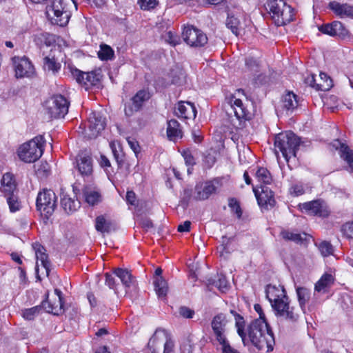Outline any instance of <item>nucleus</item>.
Wrapping results in <instances>:
<instances>
[{"mask_svg":"<svg viewBox=\"0 0 353 353\" xmlns=\"http://www.w3.org/2000/svg\"><path fill=\"white\" fill-rule=\"evenodd\" d=\"M246 332V343L250 342L258 350L266 348L268 352L273 350L275 345L274 336L266 320H253L248 325Z\"/></svg>","mask_w":353,"mask_h":353,"instance_id":"f257e3e1","label":"nucleus"},{"mask_svg":"<svg viewBox=\"0 0 353 353\" xmlns=\"http://www.w3.org/2000/svg\"><path fill=\"white\" fill-rule=\"evenodd\" d=\"M77 10L75 0H51L46 6V14L60 26H66L72 15V9Z\"/></svg>","mask_w":353,"mask_h":353,"instance_id":"f03ea898","label":"nucleus"},{"mask_svg":"<svg viewBox=\"0 0 353 353\" xmlns=\"http://www.w3.org/2000/svg\"><path fill=\"white\" fill-rule=\"evenodd\" d=\"M265 7L277 26H284L293 20V8L284 0H269Z\"/></svg>","mask_w":353,"mask_h":353,"instance_id":"7ed1b4c3","label":"nucleus"},{"mask_svg":"<svg viewBox=\"0 0 353 353\" xmlns=\"http://www.w3.org/2000/svg\"><path fill=\"white\" fill-rule=\"evenodd\" d=\"M148 347L151 353H161L162 347H163V353H174L175 343L169 331L158 327L150 339Z\"/></svg>","mask_w":353,"mask_h":353,"instance_id":"20e7f679","label":"nucleus"},{"mask_svg":"<svg viewBox=\"0 0 353 353\" xmlns=\"http://www.w3.org/2000/svg\"><path fill=\"white\" fill-rule=\"evenodd\" d=\"M45 140L42 135H39L32 140L22 144L18 149L19 158L25 163H32L42 155Z\"/></svg>","mask_w":353,"mask_h":353,"instance_id":"39448f33","label":"nucleus"},{"mask_svg":"<svg viewBox=\"0 0 353 353\" xmlns=\"http://www.w3.org/2000/svg\"><path fill=\"white\" fill-rule=\"evenodd\" d=\"M299 145L300 139L292 131L279 133L275 137V148L281 151L286 161L296 157Z\"/></svg>","mask_w":353,"mask_h":353,"instance_id":"423d86ee","label":"nucleus"},{"mask_svg":"<svg viewBox=\"0 0 353 353\" xmlns=\"http://www.w3.org/2000/svg\"><path fill=\"white\" fill-rule=\"evenodd\" d=\"M37 210L45 219H48L57 207V196L52 190L43 189L38 193L36 200Z\"/></svg>","mask_w":353,"mask_h":353,"instance_id":"0eeeda50","label":"nucleus"},{"mask_svg":"<svg viewBox=\"0 0 353 353\" xmlns=\"http://www.w3.org/2000/svg\"><path fill=\"white\" fill-rule=\"evenodd\" d=\"M69 101L62 94H54L46 102V110L51 118H63L68 112Z\"/></svg>","mask_w":353,"mask_h":353,"instance_id":"6e6552de","label":"nucleus"},{"mask_svg":"<svg viewBox=\"0 0 353 353\" xmlns=\"http://www.w3.org/2000/svg\"><path fill=\"white\" fill-rule=\"evenodd\" d=\"M223 185V178L216 177L204 183H199L194 188L193 197L196 201L208 199L212 194H216Z\"/></svg>","mask_w":353,"mask_h":353,"instance_id":"1a4fd4ad","label":"nucleus"},{"mask_svg":"<svg viewBox=\"0 0 353 353\" xmlns=\"http://www.w3.org/2000/svg\"><path fill=\"white\" fill-rule=\"evenodd\" d=\"M184 41L191 47L200 48L208 43L206 34L194 26L185 27L182 33Z\"/></svg>","mask_w":353,"mask_h":353,"instance_id":"9d476101","label":"nucleus"},{"mask_svg":"<svg viewBox=\"0 0 353 353\" xmlns=\"http://www.w3.org/2000/svg\"><path fill=\"white\" fill-rule=\"evenodd\" d=\"M151 97L148 90L142 89L139 90L134 96H133L130 101L125 104V115L128 117L132 116L135 112L141 110L145 102L148 101Z\"/></svg>","mask_w":353,"mask_h":353,"instance_id":"9b49d317","label":"nucleus"},{"mask_svg":"<svg viewBox=\"0 0 353 353\" xmlns=\"http://www.w3.org/2000/svg\"><path fill=\"white\" fill-rule=\"evenodd\" d=\"M225 111L229 117H232L234 114L239 121L249 120L251 118L250 112L245 107L242 101L235 96H232L230 98L228 105L225 106Z\"/></svg>","mask_w":353,"mask_h":353,"instance_id":"f8f14e48","label":"nucleus"},{"mask_svg":"<svg viewBox=\"0 0 353 353\" xmlns=\"http://www.w3.org/2000/svg\"><path fill=\"white\" fill-rule=\"evenodd\" d=\"M75 168L83 177H90L93 172L92 157L85 152H80L76 157Z\"/></svg>","mask_w":353,"mask_h":353,"instance_id":"ddd939ff","label":"nucleus"},{"mask_svg":"<svg viewBox=\"0 0 353 353\" xmlns=\"http://www.w3.org/2000/svg\"><path fill=\"white\" fill-rule=\"evenodd\" d=\"M90 125L88 132H85L89 139L96 138L105 129V119L99 112H92L89 116Z\"/></svg>","mask_w":353,"mask_h":353,"instance_id":"4468645a","label":"nucleus"},{"mask_svg":"<svg viewBox=\"0 0 353 353\" xmlns=\"http://www.w3.org/2000/svg\"><path fill=\"white\" fill-rule=\"evenodd\" d=\"M273 310L276 316L283 318L292 323L297 321L299 318V314L295 311L294 307L290 305L289 299L276 305Z\"/></svg>","mask_w":353,"mask_h":353,"instance_id":"2eb2a0df","label":"nucleus"},{"mask_svg":"<svg viewBox=\"0 0 353 353\" xmlns=\"http://www.w3.org/2000/svg\"><path fill=\"white\" fill-rule=\"evenodd\" d=\"M17 78L30 77L34 72V68L31 62L26 57L12 58Z\"/></svg>","mask_w":353,"mask_h":353,"instance_id":"dca6fc26","label":"nucleus"},{"mask_svg":"<svg viewBox=\"0 0 353 353\" xmlns=\"http://www.w3.org/2000/svg\"><path fill=\"white\" fill-rule=\"evenodd\" d=\"M265 295L272 308L281 301L289 299L284 287L280 285L278 286L268 285L265 289Z\"/></svg>","mask_w":353,"mask_h":353,"instance_id":"f3484780","label":"nucleus"},{"mask_svg":"<svg viewBox=\"0 0 353 353\" xmlns=\"http://www.w3.org/2000/svg\"><path fill=\"white\" fill-rule=\"evenodd\" d=\"M319 30L323 34L337 37L340 39H345L349 36L348 30L341 22L338 21L321 26L319 27Z\"/></svg>","mask_w":353,"mask_h":353,"instance_id":"a211bd4d","label":"nucleus"},{"mask_svg":"<svg viewBox=\"0 0 353 353\" xmlns=\"http://www.w3.org/2000/svg\"><path fill=\"white\" fill-rule=\"evenodd\" d=\"M300 207L303 211L310 215L326 217L330 214V211L325 206H323V202L320 200H314L310 202L304 203L300 205Z\"/></svg>","mask_w":353,"mask_h":353,"instance_id":"6ab92c4d","label":"nucleus"},{"mask_svg":"<svg viewBox=\"0 0 353 353\" xmlns=\"http://www.w3.org/2000/svg\"><path fill=\"white\" fill-rule=\"evenodd\" d=\"M225 325L224 317L221 314L216 315L211 323L216 339L220 345L228 341L225 335Z\"/></svg>","mask_w":353,"mask_h":353,"instance_id":"aec40b11","label":"nucleus"},{"mask_svg":"<svg viewBox=\"0 0 353 353\" xmlns=\"http://www.w3.org/2000/svg\"><path fill=\"white\" fill-rule=\"evenodd\" d=\"M43 306V310L48 313L53 314L54 315H59L64 312L63 309V300L60 298L52 300L48 299V294H46V299L41 302Z\"/></svg>","mask_w":353,"mask_h":353,"instance_id":"412c9836","label":"nucleus"},{"mask_svg":"<svg viewBox=\"0 0 353 353\" xmlns=\"http://www.w3.org/2000/svg\"><path fill=\"white\" fill-rule=\"evenodd\" d=\"M261 188L262 192L259 195L255 192L259 205L266 210L273 208L276 203L273 192L266 186Z\"/></svg>","mask_w":353,"mask_h":353,"instance_id":"4be33fe9","label":"nucleus"},{"mask_svg":"<svg viewBox=\"0 0 353 353\" xmlns=\"http://www.w3.org/2000/svg\"><path fill=\"white\" fill-rule=\"evenodd\" d=\"M328 7L340 18L353 17V6L334 1L330 2Z\"/></svg>","mask_w":353,"mask_h":353,"instance_id":"5701e85b","label":"nucleus"},{"mask_svg":"<svg viewBox=\"0 0 353 353\" xmlns=\"http://www.w3.org/2000/svg\"><path fill=\"white\" fill-rule=\"evenodd\" d=\"M175 114L178 117L194 119L196 116V110L193 103L187 102L185 105L183 101H180L175 109Z\"/></svg>","mask_w":353,"mask_h":353,"instance_id":"b1692460","label":"nucleus"},{"mask_svg":"<svg viewBox=\"0 0 353 353\" xmlns=\"http://www.w3.org/2000/svg\"><path fill=\"white\" fill-rule=\"evenodd\" d=\"M61 206L67 214H72L79 209L81 203L76 196H71L68 194H61Z\"/></svg>","mask_w":353,"mask_h":353,"instance_id":"393cba45","label":"nucleus"},{"mask_svg":"<svg viewBox=\"0 0 353 353\" xmlns=\"http://www.w3.org/2000/svg\"><path fill=\"white\" fill-rule=\"evenodd\" d=\"M95 229L103 234H109L115 230V225L106 215H100L95 219Z\"/></svg>","mask_w":353,"mask_h":353,"instance_id":"a878e982","label":"nucleus"},{"mask_svg":"<svg viewBox=\"0 0 353 353\" xmlns=\"http://www.w3.org/2000/svg\"><path fill=\"white\" fill-rule=\"evenodd\" d=\"M333 146L335 147L336 150H339L340 157L347 163L350 168L353 171V150H351L349 146L340 142L339 140L334 141Z\"/></svg>","mask_w":353,"mask_h":353,"instance_id":"bb28decb","label":"nucleus"},{"mask_svg":"<svg viewBox=\"0 0 353 353\" xmlns=\"http://www.w3.org/2000/svg\"><path fill=\"white\" fill-rule=\"evenodd\" d=\"M83 196L85 201L91 206L97 205L102 201V195L100 191L90 187H85L83 189Z\"/></svg>","mask_w":353,"mask_h":353,"instance_id":"cd10ccee","label":"nucleus"},{"mask_svg":"<svg viewBox=\"0 0 353 353\" xmlns=\"http://www.w3.org/2000/svg\"><path fill=\"white\" fill-rule=\"evenodd\" d=\"M113 274L119 278L126 290L134 285L136 281L127 269L116 268Z\"/></svg>","mask_w":353,"mask_h":353,"instance_id":"c85d7f7f","label":"nucleus"},{"mask_svg":"<svg viewBox=\"0 0 353 353\" xmlns=\"http://www.w3.org/2000/svg\"><path fill=\"white\" fill-rule=\"evenodd\" d=\"M230 313L234 316L237 333L245 345L247 341V331L245 330V321L244 318L234 310H230Z\"/></svg>","mask_w":353,"mask_h":353,"instance_id":"c756f323","label":"nucleus"},{"mask_svg":"<svg viewBox=\"0 0 353 353\" xmlns=\"http://www.w3.org/2000/svg\"><path fill=\"white\" fill-rule=\"evenodd\" d=\"M296 292L300 308L303 313H305L306 304L310 299V290L305 287H296Z\"/></svg>","mask_w":353,"mask_h":353,"instance_id":"7c9ffc66","label":"nucleus"},{"mask_svg":"<svg viewBox=\"0 0 353 353\" xmlns=\"http://www.w3.org/2000/svg\"><path fill=\"white\" fill-rule=\"evenodd\" d=\"M167 136L170 141H175L182 137L180 123L176 120L171 119L168 122Z\"/></svg>","mask_w":353,"mask_h":353,"instance_id":"2f4dec72","label":"nucleus"},{"mask_svg":"<svg viewBox=\"0 0 353 353\" xmlns=\"http://www.w3.org/2000/svg\"><path fill=\"white\" fill-rule=\"evenodd\" d=\"M282 108L287 111H292L297 108L299 101L297 96L292 92H288L282 97Z\"/></svg>","mask_w":353,"mask_h":353,"instance_id":"473e14b6","label":"nucleus"},{"mask_svg":"<svg viewBox=\"0 0 353 353\" xmlns=\"http://www.w3.org/2000/svg\"><path fill=\"white\" fill-rule=\"evenodd\" d=\"M2 192L3 194L16 192V184L13 175L9 172L5 173L1 179Z\"/></svg>","mask_w":353,"mask_h":353,"instance_id":"72a5a7b5","label":"nucleus"},{"mask_svg":"<svg viewBox=\"0 0 353 353\" xmlns=\"http://www.w3.org/2000/svg\"><path fill=\"white\" fill-rule=\"evenodd\" d=\"M38 248L36 249L35 254L37 261H40L42 266L45 268L47 276L49 275L50 271V262L48 260V255L46 253L44 247L37 245Z\"/></svg>","mask_w":353,"mask_h":353,"instance_id":"f704fd0d","label":"nucleus"},{"mask_svg":"<svg viewBox=\"0 0 353 353\" xmlns=\"http://www.w3.org/2000/svg\"><path fill=\"white\" fill-rule=\"evenodd\" d=\"M334 279L330 274H324L315 284L314 290L318 292L325 293L333 283Z\"/></svg>","mask_w":353,"mask_h":353,"instance_id":"c9c22d12","label":"nucleus"},{"mask_svg":"<svg viewBox=\"0 0 353 353\" xmlns=\"http://www.w3.org/2000/svg\"><path fill=\"white\" fill-rule=\"evenodd\" d=\"M153 283L158 296L165 297L168 291V286L167 281L163 276L154 277Z\"/></svg>","mask_w":353,"mask_h":353,"instance_id":"e433bc0d","label":"nucleus"},{"mask_svg":"<svg viewBox=\"0 0 353 353\" xmlns=\"http://www.w3.org/2000/svg\"><path fill=\"white\" fill-rule=\"evenodd\" d=\"M316 90L321 91H327L333 85L332 79L327 74L321 72L317 80Z\"/></svg>","mask_w":353,"mask_h":353,"instance_id":"4c0bfd02","label":"nucleus"},{"mask_svg":"<svg viewBox=\"0 0 353 353\" xmlns=\"http://www.w3.org/2000/svg\"><path fill=\"white\" fill-rule=\"evenodd\" d=\"M170 76L172 78L171 83L174 85H182L185 82V73L181 68L176 67L170 70Z\"/></svg>","mask_w":353,"mask_h":353,"instance_id":"58836bf2","label":"nucleus"},{"mask_svg":"<svg viewBox=\"0 0 353 353\" xmlns=\"http://www.w3.org/2000/svg\"><path fill=\"white\" fill-rule=\"evenodd\" d=\"M282 238L286 241H292L296 243H303V241L305 240L307 234L303 233H294L288 230H283L281 232Z\"/></svg>","mask_w":353,"mask_h":353,"instance_id":"ea45409f","label":"nucleus"},{"mask_svg":"<svg viewBox=\"0 0 353 353\" xmlns=\"http://www.w3.org/2000/svg\"><path fill=\"white\" fill-rule=\"evenodd\" d=\"M6 198L7 203L9 205L10 210L12 212L18 211L20 209L21 204L19 201L17 195L15 192L3 194Z\"/></svg>","mask_w":353,"mask_h":353,"instance_id":"a19ab883","label":"nucleus"},{"mask_svg":"<svg viewBox=\"0 0 353 353\" xmlns=\"http://www.w3.org/2000/svg\"><path fill=\"white\" fill-rule=\"evenodd\" d=\"M42 310H43V306L41 303L39 305L23 310L22 316L28 321H32L34 320Z\"/></svg>","mask_w":353,"mask_h":353,"instance_id":"79ce46f5","label":"nucleus"},{"mask_svg":"<svg viewBox=\"0 0 353 353\" xmlns=\"http://www.w3.org/2000/svg\"><path fill=\"white\" fill-rule=\"evenodd\" d=\"M43 68L55 74L60 70L61 63L54 57H46L43 58Z\"/></svg>","mask_w":353,"mask_h":353,"instance_id":"37998d69","label":"nucleus"},{"mask_svg":"<svg viewBox=\"0 0 353 353\" xmlns=\"http://www.w3.org/2000/svg\"><path fill=\"white\" fill-rule=\"evenodd\" d=\"M101 76L97 71L85 72V81L83 85L86 87L97 85L101 80Z\"/></svg>","mask_w":353,"mask_h":353,"instance_id":"c03bdc74","label":"nucleus"},{"mask_svg":"<svg viewBox=\"0 0 353 353\" xmlns=\"http://www.w3.org/2000/svg\"><path fill=\"white\" fill-rule=\"evenodd\" d=\"M114 52L112 48L106 44L100 46V50L98 52V57L101 60L108 61L114 58Z\"/></svg>","mask_w":353,"mask_h":353,"instance_id":"a18cd8bd","label":"nucleus"},{"mask_svg":"<svg viewBox=\"0 0 353 353\" xmlns=\"http://www.w3.org/2000/svg\"><path fill=\"white\" fill-rule=\"evenodd\" d=\"M245 65L247 70L254 74H256L257 72H259V61L252 57H248L245 58Z\"/></svg>","mask_w":353,"mask_h":353,"instance_id":"49530a36","label":"nucleus"},{"mask_svg":"<svg viewBox=\"0 0 353 353\" xmlns=\"http://www.w3.org/2000/svg\"><path fill=\"white\" fill-rule=\"evenodd\" d=\"M256 177L260 182L264 184H270L272 182V176L270 172L263 167L258 169L256 172Z\"/></svg>","mask_w":353,"mask_h":353,"instance_id":"de8ad7c7","label":"nucleus"},{"mask_svg":"<svg viewBox=\"0 0 353 353\" xmlns=\"http://www.w3.org/2000/svg\"><path fill=\"white\" fill-rule=\"evenodd\" d=\"M318 248L321 255L324 257L333 254L334 251L332 245L326 241L321 242L318 245Z\"/></svg>","mask_w":353,"mask_h":353,"instance_id":"09e8293b","label":"nucleus"},{"mask_svg":"<svg viewBox=\"0 0 353 353\" xmlns=\"http://www.w3.org/2000/svg\"><path fill=\"white\" fill-rule=\"evenodd\" d=\"M228 206L232 212L234 213L238 219L242 216L243 211L239 202L235 198H230L228 200Z\"/></svg>","mask_w":353,"mask_h":353,"instance_id":"8fccbe9b","label":"nucleus"},{"mask_svg":"<svg viewBox=\"0 0 353 353\" xmlns=\"http://www.w3.org/2000/svg\"><path fill=\"white\" fill-rule=\"evenodd\" d=\"M226 26L230 29L232 32L237 36L239 34V21L234 16L228 17L226 20Z\"/></svg>","mask_w":353,"mask_h":353,"instance_id":"3c124183","label":"nucleus"},{"mask_svg":"<svg viewBox=\"0 0 353 353\" xmlns=\"http://www.w3.org/2000/svg\"><path fill=\"white\" fill-rule=\"evenodd\" d=\"M216 161V158L215 151L210 150L206 152V154L204 156L203 161L208 168H212L215 163Z\"/></svg>","mask_w":353,"mask_h":353,"instance_id":"603ef678","label":"nucleus"},{"mask_svg":"<svg viewBox=\"0 0 353 353\" xmlns=\"http://www.w3.org/2000/svg\"><path fill=\"white\" fill-rule=\"evenodd\" d=\"M70 72L73 78H74L77 83L83 85L85 81V72L81 71L76 68H70Z\"/></svg>","mask_w":353,"mask_h":353,"instance_id":"864d4df0","label":"nucleus"},{"mask_svg":"<svg viewBox=\"0 0 353 353\" xmlns=\"http://www.w3.org/2000/svg\"><path fill=\"white\" fill-rule=\"evenodd\" d=\"M341 231L347 239H353V221L344 223Z\"/></svg>","mask_w":353,"mask_h":353,"instance_id":"5fc2aeb1","label":"nucleus"},{"mask_svg":"<svg viewBox=\"0 0 353 353\" xmlns=\"http://www.w3.org/2000/svg\"><path fill=\"white\" fill-rule=\"evenodd\" d=\"M141 8L144 10L154 8L157 5V0H138Z\"/></svg>","mask_w":353,"mask_h":353,"instance_id":"6e6d98bb","label":"nucleus"},{"mask_svg":"<svg viewBox=\"0 0 353 353\" xmlns=\"http://www.w3.org/2000/svg\"><path fill=\"white\" fill-rule=\"evenodd\" d=\"M179 315L185 319H192L194 315V311L187 306H181L179 308Z\"/></svg>","mask_w":353,"mask_h":353,"instance_id":"4d7b16f0","label":"nucleus"},{"mask_svg":"<svg viewBox=\"0 0 353 353\" xmlns=\"http://www.w3.org/2000/svg\"><path fill=\"white\" fill-rule=\"evenodd\" d=\"M182 156L184 158L185 163L189 165H194L196 163L195 159L193 157L192 152L189 149L184 150L181 152Z\"/></svg>","mask_w":353,"mask_h":353,"instance_id":"13d9d810","label":"nucleus"},{"mask_svg":"<svg viewBox=\"0 0 353 353\" xmlns=\"http://www.w3.org/2000/svg\"><path fill=\"white\" fill-rule=\"evenodd\" d=\"M105 284L110 289H113L116 291L117 289V284H116L115 279H114V276L110 273H105Z\"/></svg>","mask_w":353,"mask_h":353,"instance_id":"bf43d9fd","label":"nucleus"},{"mask_svg":"<svg viewBox=\"0 0 353 353\" xmlns=\"http://www.w3.org/2000/svg\"><path fill=\"white\" fill-rule=\"evenodd\" d=\"M220 345L221 353H240L237 350L230 345L229 341H227Z\"/></svg>","mask_w":353,"mask_h":353,"instance_id":"052dcab7","label":"nucleus"},{"mask_svg":"<svg viewBox=\"0 0 353 353\" xmlns=\"http://www.w3.org/2000/svg\"><path fill=\"white\" fill-rule=\"evenodd\" d=\"M214 285L219 290L223 291L228 290V281L225 277H221L217 281H214Z\"/></svg>","mask_w":353,"mask_h":353,"instance_id":"680f3d73","label":"nucleus"},{"mask_svg":"<svg viewBox=\"0 0 353 353\" xmlns=\"http://www.w3.org/2000/svg\"><path fill=\"white\" fill-rule=\"evenodd\" d=\"M127 141L130 147L132 148V150L134 151L135 154L139 152L140 151V146L138 143L134 139L128 137L127 139Z\"/></svg>","mask_w":353,"mask_h":353,"instance_id":"e2e57ef3","label":"nucleus"},{"mask_svg":"<svg viewBox=\"0 0 353 353\" xmlns=\"http://www.w3.org/2000/svg\"><path fill=\"white\" fill-rule=\"evenodd\" d=\"M140 224L141 225V227L146 231H148L149 230L153 228L154 227L152 221L150 219L146 217L141 219Z\"/></svg>","mask_w":353,"mask_h":353,"instance_id":"0e129e2a","label":"nucleus"},{"mask_svg":"<svg viewBox=\"0 0 353 353\" xmlns=\"http://www.w3.org/2000/svg\"><path fill=\"white\" fill-rule=\"evenodd\" d=\"M126 201L130 205L136 204V194L132 190H128L126 193Z\"/></svg>","mask_w":353,"mask_h":353,"instance_id":"69168bd1","label":"nucleus"},{"mask_svg":"<svg viewBox=\"0 0 353 353\" xmlns=\"http://www.w3.org/2000/svg\"><path fill=\"white\" fill-rule=\"evenodd\" d=\"M191 225V222L190 221H185L182 224H180L178 226V231L180 232H188L190 231Z\"/></svg>","mask_w":353,"mask_h":353,"instance_id":"338daca9","label":"nucleus"},{"mask_svg":"<svg viewBox=\"0 0 353 353\" xmlns=\"http://www.w3.org/2000/svg\"><path fill=\"white\" fill-rule=\"evenodd\" d=\"M192 196V190H184L183 196L181 199V202L188 205L190 198Z\"/></svg>","mask_w":353,"mask_h":353,"instance_id":"774afa93","label":"nucleus"}]
</instances>
